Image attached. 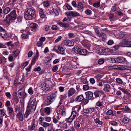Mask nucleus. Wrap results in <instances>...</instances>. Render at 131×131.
Listing matches in <instances>:
<instances>
[{"label":"nucleus","instance_id":"f257e3e1","mask_svg":"<svg viewBox=\"0 0 131 131\" xmlns=\"http://www.w3.org/2000/svg\"><path fill=\"white\" fill-rule=\"evenodd\" d=\"M16 17V10L14 9L9 14L6 16L4 20L7 23H10L12 22V20L15 19Z\"/></svg>","mask_w":131,"mask_h":131},{"label":"nucleus","instance_id":"f03ea898","mask_svg":"<svg viewBox=\"0 0 131 131\" xmlns=\"http://www.w3.org/2000/svg\"><path fill=\"white\" fill-rule=\"evenodd\" d=\"M57 96L56 93H53L47 97V99L44 102L46 105H48L51 104L55 100Z\"/></svg>","mask_w":131,"mask_h":131},{"label":"nucleus","instance_id":"7ed1b4c3","mask_svg":"<svg viewBox=\"0 0 131 131\" xmlns=\"http://www.w3.org/2000/svg\"><path fill=\"white\" fill-rule=\"evenodd\" d=\"M57 96L56 93H53L47 97V99L44 102L46 105H48L51 104L55 100Z\"/></svg>","mask_w":131,"mask_h":131},{"label":"nucleus","instance_id":"20e7f679","mask_svg":"<svg viewBox=\"0 0 131 131\" xmlns=\"http://www.w3.org/2000/svg\"><path fill=\"white\" fill-rule=\"evenodd\" d=\"M35 11L32 9L30 8L28 9L26 12V14L25 15V19L27 20H30L32 19V17L35 16Z\"/></svg>","mask_w":131,"mask_h":131},{"label":"nucleus","instance_id":"39448f33","mask_svg":"<svg viewBox=\"0 0 131 131\" xmlns=\"http://www.w3.org/2000/svg\"><path fill=\"white\" fill-rule=\"evenodd\" d=\"M53 49L58 54H65L64 49L60 45L55 46L54 47Z\"/></svg>","mask_w":131,"mask_h":131},{"label":"nucleus","instance_id":"423d86ee","mask_svg":"<svg viewBox=\"0 0 131 131\" xmlns=\"http://www.w3.org/2000/svg\"><path fill=\"white\" fill-rule=\"evenodd\" d=\"M75 101L77 102H82L85 104H87L88 103V100L84 98L83 94L77 96L75 99Z\"/></svg>","mask_w":131,"mask_h":131},{"label":"nucleus","instance_id":"0eeeda50","mask_svg":"<svg viewBox=\"0 0 131 131\" xmlns=\"http://www.w3.org/2000/svg\"><path fill=\"white\" fill-rule=\"evenodd\" d=\"M36 108V103L32 101L31 103H29L27 107V109L30 112H33L35 111Z\"/></svg>","mask_w":131,"mask_h":131},{"label":"nucleus","instance_id":"6e6552de","mask_svg":"<svg viewBox=\"0 0 131 131\" xmlns=\"http://www.w3.org/2000/svg\"><path fill=\"white\" fill-rule=\"evenodd\" d=\"M65 14L68 16H72L73 17L80 16H81L78 13L74 11L66 12Z\"/></svg>","mask_w":131,"mask_h":131},{"label":"nucleus","instance_id":"1a4fd4ad","mask_svg":"<svg viewBox=\"0 0 131 131\" xmlns=\"http://www.w3.org/2000/svg\"><path fill=\"white\" fill-rule=\"evenodd\" d=\"M125 66H120L118 65H114L113 66L109 67V68L110 70H120L121 68L122 67L124 69H126L125 68H124Z\"/></svg>","mask_w":131,"mask_h":131},{"label":"nucleus","instance_id":"9d476101","mask_svg":"<svg viewBox=\"0 0 131 131\" xmlns=\"http://www.w3.org/2000/svg\"><path fill=\"white\" fill-rule=\"evenodd\" d=\"M86 99L88 100H93L94 98L93 97V93L90 91H88L85 92Z\"/></svg>","mask_w":131,"mask_h":131},{"label":"nucleus","instance_id":"9b49d317","mask_svg":"<svg viewBox=\"0 0 131 131\" xmlns=\"http://www.w3.org/2000/svg\"><path fill=\"white\" fill-rule=\"evenodd\" d=\"M17 118L21 122L23 120V114L22 111H19L16 114Z\"/></svg>","mask_w":131,"mask_h":131},{"label":"nucleus","instance_id":"f8f14e48","mask_svg":"<svg viewBox=\"0 0 131 131\" xmlns=\"http://www.w3.org/2000/svg\"><path fill=\"white\" fill-rule=\"evenodd\" d=\"M76 92L75 90L73 88H71L68 91V96L69 97L73 95Z\"/></svg>","mask_w":131,"mask_h":131},{"label":"nucleus","instance_id":"ddd939ff","mask_svg":"<svg viewBox=\"0 0 131 131\" xmlns=\"http://www.w3.org/2000/svg\"><path fill=\"white\" fill-rule=\"evenodd\" d=\"M106 114L108 115H111L112 116H116V112L115 111H113L111 110H109L106 112Z\"/></svg>","mask_w":131,"mask_h":131},{"label":"nucleus","instance_id":"4468645a","mask_svg":"<svg viewBox=\"0 0 131 131\" xmlns=\"http://www.w3.org/2000/svg\"><path fill=\"white\" fill-rule=\"evenodd\" d=\"M30 27L33 28L35 31H36L39 29V27L38 25L35 23L31 24L30 25Z\"/></svg>","mask_w":131,"mask_h":131},{"label":"nucleus","instance_id":"2eb2a0df","mask_svg":"<svg viewBox=\"0 0 131 131\" xmlns=\"http://www.w3.org/2000/svg\"><path fill=\"white\" fill-rule=\"evenodd\" d=\"M116 63H119L123 62L125 61L124 58L121 57H118L116 58Z\"/></svg>","mask_w":131,"mask_h":131},{"label":"nucleus","instance_id":"dca6fc26","mask_svg":"<svg viewBox=\"0 0 131 131\" xmlns=\"http://www.w3.org/2000/svg\"><path fill=\"white\" fill-rule=\"evenodd\" d=\"M41 89L43 91L46 92L49 90V87L48 85L45 83L43 84V86L41 87Z\"/></svg>","mask_w":131,"mask_h":131},{"label":"nucleus","instance_id":"f3484780","mask_svg":"<svg viewBox=\"0 0 131 131\" xmlns=\"http://www.w3.org/2000/svg\"><path fill=\"white\" fill-rule=\"evenodd\" d=\"M58 24L61 27H64L65 28H67L69 27V24L67 23H66L60 22L58 23Z\"/></svg>","mask_w":131,"mask_h":131},{"label":"nucleus","instance_id":"a211bd4d","mask_svg":"<svg viewBox=\"0 0 131 131\" xmlns=\"http://www.w3.org/2000/svg\"><path fill=\"white\" fill-rule=\"evenodd\" d=\"M93 117V118L94 119V122L96 124L102 125L103 124V122L102 121H100L99 118H95V117H94V116Z\"/></svg>","mask_w":131,"mask_h":131},{"label":"nucleus","instance_id":"6ab92c4d","mask_svg":"<svg viewBox=\"0 0 131 131\" xmlns=\"http://www.w3.org/2000/svg\"><path fill=\"white\" fill-rule=\"evenodd\" d=\"M78 9L81 12H82L83 10V5L82 3L79 2L78 4Z\"/></svg>","mask_w":131,"mask_h":131},{"label":"nucleus","instance_id":"aec40b11","mask_svg":"<svg viewBox=\"0 0 131 131\" xmlns=\"http://www.w3.org/2000/svg\"><path fill=\"white\" fill-rule=\"evenodd\" d=\"M80 48L79 47L75 45L72 49L75 53L78 54L80 51Z\"/></svg>","mask_w":131,"mask_h":131},{"label":"nucleus","instance_id":"412c9836","mask_svg":"<svg viewBox=\"0 0 131 131\" xmlns=\"http://www.w3.org/2000/svg\"><path fill=\"white\" fill-rule=\"evenodd\" d=\"M36 125L35 124V122L33 121L31 125L28 126V129L30 130H32L35 129Z\"/></svg>","mask_w":131,"mask_h":131},{"label":"nucleus","instance_id":"4be33fe9","mask_svg":"<svg viewBox=\"0 0 131 131\" xmlns=\"http://www.w3.org/2000/svg\"><path fill=\"white\" fill-rule=\"evenodd\" d=\"M65 44L69 46H72L74 45V43L71 40H67L65 41Z\"/></svg>","mask_w":131,"mask_h":131},{"label":"nucleus","instance_id":"5701e85b","mask_svg":"<svg viewBox=\"0 0 131 131\" xmlns=\"http://www.w3.org/2000/svg\"><path fill=\"white\" fill-rule=\"evenodd\" d=\"M87 52V51L85 49H82L80 48V51L79 52L78 54L82 55H86Z\"/></svg>","mask_w":131,"mask_h":131},{"label":"nucleus","instance_id":"b1692460","mask_svg":"<svg viewBox=\"0 0 131 131\" xmlns=\"http://www.w3.org/2000/svg\"><path fill=\"white\" fill-rule=\"evenodd\" d=\"M81 106H76L73 107L72 110L78 114V112L81 109Z\"/></svg>","mask_w":131,"mask_h":131},{"label":"nucleus","instance_id":"393cba45","mask_svg":"<svg viewBox=\"0 0 131 131\" xmlns=\"http://www.w3.org/2000/svg\"><path fill=\"white\" fill-rule=\"evenodd\" d=\"M93 111V108H88L84 109L83 112H84L83 113H89L92 112Z\"/></svg>","mask_w":131,"mask_h":131},{"label":"nucleus","instance_id":"a878e982","mask_svg":"<svg viewBox=\"0 0 131 131\" xmlns=\"http://www.w3.org/2000/svg\"><path fill=\"white\" fill-rule=\"evenodd\" d=\"M128 41V39L126 38L123 40L120 43L122 47H125L126 46Z\"/></svg>","mask_w":131,"mask_h":131},{"label":"nucleus","instance_id":"bb28decb","mask_svg":"<svg viewBox=\"0 0 131 131\" xmlns=\"http://www.w3.org/2000/svg\"><path fill=\"white\" fill-rule=\"evenodd\" d=\"M17 93L16 92L15 93V94L13 95V100L16 103H18L19 102V100L18 97L17 96Z\"/></svg>","mask_w":131,"mask_h":131},{"label":"nucleus","instance_id":"cd10ccee","mask_svg":"<svg viewBox=\"0 0 131 131\" xmlns=\"http://www.w3.org/2000/svg\"><path fill=\"white\" fill-rule=\"evenodd\" d=\"M39 14L40 17L42 18H43L45 17V15L42 9H40L39 10Z\"/></svg>","mask_w":131,"mask_h":131},{"label":"nucleus","instance_id":"c85d7f7f","mask_svg":"<svg viewBox=\"0 0 131 131\" xmlns=\"http://www.w3.org/2000/svg\"><path fill=\"white\" fill-rule=\"evenodd\" d=\"M11 8L9 7H7L5 8L4 10L3 13L5 14H8L11 10Z\"/></svg>","mask_w":131,"mask_h":131},{"label":"nucleus","instance_id":"c756f323","mask_svg":"<svg viewBox=\"0 0 131 131\" xmlns=\"http://www.w3.org/2000/svg\"><path fill=\"white\" fill-rule=\"evenodd\" d=\"M104 87L106 89V91L107 92H109L110 91L111 87L110 85L108 84H105L104 85Z\"/></svg>","mask_w":131,"mask_h":131},{"label":"nucleus","instance_id":"7c9ffc66","mask_svg":"<svg viewBox=\"0 0 131 131\" xmlns=\"http://www.w3.org/2000/svg\"><path fill=\"white\" fill-rule=\"evenodd\" d=\"M97 35L99 37H102V39L103 40H105L106 37L105 34L103 32H101L100 34H99Z\"/></svg>","mask_w":131,"mask_h":131},{"label":"nucleus","instance_id":"2f4dec72","mask_svg":"<svg viewBox=\"0 0 131 131\" xmlns=\"http://www.w3.org/2000/svg\"><path fill=\"white\" fill-rule=\"evenodd\" d=\"M19 94L21 96V97L23 99H25L27 96L26 94L24 91L19 92Z\"/></svg>","mask_w":131,"mask_h":131},{"label":"nucleus","instance_id":"473e14b6","mask_svg":"<svg viewBox=\"0 0 131 131\" xmlns=\"http://www.w3.org/2000/svg\"><path fill=\"white\" fill-rule=\"evenodd\" d=\"M38 59V57L37 56H35L32 60L31 64V66L34 65L36 61Z\"/></svg>","mask_w":131,"mask_h":131},{"label":"nucleus","instance_id":"72a5a7b5","mask_svg":"<svg viewBox=\"0 0 131 131\" xmlns=\"http://www.w3.org/2000/svg\"><path fill=\"white\" fill-rule=\"evenodd\" d=\"M5 115V111L4 109H0V116L3 117Z\"/></svg>","mask_w":131,"mask_h":131},{"label":"nucleus","instance_id":"f704fd0d","mask_svg":"<svg viewBox=\"0 0 131 131\" xmlns=\"http://www.w3.org/2000/svg\"><path fill=\"white\" fill-rule=\"evenodd\" d=\"M93 94L95 97H99L100 94V91L98 90L94 92Z\"/></svg>","mask_w":131,"mask_h":131},{"label":"nucleus","instance_id":"c9c22d12","mask_svg":"<svg viewBox=\"0 0 131 131\" xmlns=\"http://www.w3.org/2000/svg\"><path fill=\"white\" fill-rule=\"evenodd\" d=\"M7 110L9 114H11L13 112V108L11 107H8L7 108Z\"/></svg>","mask_w":131,"mask_h":131},{"label":"nucleus","instance_id":"e433bc0d","mask_svg":"<svg viewBox=\"0 0 131 131\" xmlns=\"http://www.w3.org/2000/svg\"><path fill=\"white\" fill-rule=\"evenodd\" d=\"M58 10V8L56 9L53 8L52 11L54 13L55 15L57 16L59 15Z\"/></svg>","mask_w":131,"mask_h":131},{"label":"nucleus","instance_id":"4c0bfd02","mask_svg":"<svg viewBox=\"0 0 131 131\" xmlns=\"http://www.w3.org/2000/svg\"><path fill=\"white\" fill-rule=\"evenodd\" d=\"M77 114H78V113L72 110L70 116L73 117L72 118L74 119L75 117Z\"/></svg>","mask_w":131,"mask_h":131},{"label":"nucleus","instance_id":"58836bf2","mask_svg":"<svg viewBox=\"0 0 131 131\" xmlns=\"http://www.w3.org/2000/svg\"><path fill=\"white\" fill-rule=\"evenodd\" d=\"M41 125L43 127H47L49 126L50 124L45 122H43L41 124Z\"/></svg>","mask_w":131,"mask_h":131},{"label":"nucleus","instance_id":"ea45409f","mask_svg":"<svg viewBox=\"0 0 131 131\" xmlns=\"http://www.w3.org/2000/svg\"><path fill=\"white\" fill-rule=\"evenodd\" d=\"M102 77V75L99 74L95 76L94 77L96 79L97 81L100 80V79Z\"/></svg>","mask_w":131,"mask_h":131},{"label":"nucleus","instance_id":"a19ab883","mask_svg":"<svg viewBox=\"0 0 131 131\" xmlns=\"http://www.w3.org/2000/svg\"><path fill=\"white\" fill-rule=\"evenodd\" d=\"M106 49H101L99 50V53L100 54H103L106 52Z\"/></svg>","mask_w":131,"mask_h":131},{"label":"nucleus","instance_id":"79ce46f5","mask_svg":"<svg viewBox=\"0 0 131 131\" xmlns=\"http://www.w3.org/2000/svg\"><path fill=\"white\" fill-rule=\"evenodd\" d=\"M104 62V59H100L98 60L97 61L98 63L100 64L101 65L103 64Z\"/></svg>","mask_w":131,"mask_h":131},{"label":"nucleus","instance_id":"37998d69","mask_svg":"<svg viewBox=\"0 0 131 131\" xmlns=\"http://www.w3.org/2000/svg\"><path fill=\"white\" fill-rule=\"evenodd\" d=\"M122 47L120 43L118 45H116L114 46L113 48H114V49L115 50H117L119 47Z\"/></svg>","mask_w":131,"mask_h":131},{"label":"nucleus","instance_id":"c03bdc74","mask_svg":"<svg viewBox=\"0 0 131 131\" xmlns=\"http://www.w3.org/2000/svg\"><path fill=\"white\" fill-rule=\"evenodd\" d=\"M103 104V102L99 101L96 102V105L98 107H101L102 106Z\"/></svg>","mask_w":131,"mask_h":131},{"label":"nucleus","instance_id":"a18cd8bd","mask_svg":"<svg viewBox=\"0 0 131 131\" xmlns=\"http://www.w3.org/2000/svg\"><path fill=\"white\" fill-rule=\"evenodd\" d=\"M65 6L67 8L68 10H72V7L70 5L68 4L67 3L65 4Z\"/></svg>","mask_w":131,"mask_h":131},{"label":"nucleus","instance_id":"49530a36","mask_svg":"<svg viewBox=\"0 0 131 131\" xmlns=\"http://www.w3.org/2000/svg\"><path fill=\"white\" fill-rule=\"evenodd\" d=\"M89 86L88 85H83V89L84 91H87L89 89Z\"/></svg>","mask_w":131,"mask_h":131},{"label":"nucleus","instance_id":"de8ad7c7","mask_svg":"<svg viewBox=\"0 0 131 131\" xmlns=\"http://www.w3.org/2000/svg\"><path fill=\"white\" fill-rule=\"evenodd\" d=\"M129 119L128 118H124L122 121V122L124 123L127 124L128 123Z\"/></svg>","mask_w":131,"mask_h":131},{"label":"nucleus","instance_id":"09e8293b","mask_svg":"<svg viewBox=\"0 0 131 131\" xmlns=\"http://www.w3.org/2000/svg\"><path fill=\"white\" fill-rule=\"evenodd\" d=\"M14 55L15 57H17L19 53V51L18 49L16 50L13 52Z\"/></svg>","mask_w":131,"mask_h":131},{"label":"nucleus","instance_id":"8fccbe9b","mask_svg":"<svg viewBox=\"0 0 131 131\" xmlns=\"http://www.w3.org/2000/svg\"><path fill=\"white\" fill-rule=\"evenodd\" d=\"M30 112H30V111L29 110H28L27 109L26 111L24 114L25 117L27 118L28 117V116L29 115Z\"/></svg>","mask_w":131,"mask_h":131},{"label":"nucleus","instance_id":"3c124183","mask_svg":"<svg viewBox=\"0 0 131 131\" xmlns=\"http://www.w3.org/2000/svg\"><path fill=\"white\" fill-rule=\"evenodd\" d=\"M50 108L49 107H47L45 109V112L47 114H49L50 112Z\"/></svg>","mask_w":131,"mask_h":131},{"label":"nucleus","instance_id":"603ef678","mask_svg":"<svg viewBox=\"0 0 131 131\" xmlns=\"http://www.w3.org/2000/svg\"><path fill=\"white\" fill-rule=\"evenodd\" d=\"M50 3L48 1H45L43 3L44 6L45 7H47L48 6L49 4Z\"/></svg>","mask_w":131,"mask_h":131},{"label":"nucleus","instance_id":"864d4df0","mask_svg":"<svg viewBox=\"0 0 131 131\" xmlns=\"http://www.w3.org/2000/svg\"><path fill=\"white\" fill-rule=\"evenodd\" d=\"M116 80L117 83L120 84H121L123 82L122 80L119 78H116Z\"/></svg>","mask_w":131,"mask_h":131},{"label":"nucleus","instance_id":"5fc2aeb1","mask_svg":"<svg viewBox=\"0 0 131 131\" xmlns=\"http://www.w3.org/2000/svg\"><path fill=\"white\" fill-rule=\"evenodd\" d=\"M67 97V94H65L63 95H61V96L60 99L63 101V100L65 99Z\"/></svg>","mask_w":131,"mask_h":131},{"label":"nucleus","instance_id":"6e6d98bb","mask_svg":"<svg viewBox=\"0 0 131 131\" xmlns=\"http://www.w3.org/2000/svg\"><path fill=\"white\" fill-rule=\"evenodd\" d=\"M85 12L87 15H89L91 14V11L90 10L88 9L85 10Z\"/></svg>","mask_w":131,"mask_h":131},{"label":"nucleus","instance_id":"4d7b16f0","mask_svg":"<svg viewBox=\"0 0 131 131\" xmlns=\"http://www.w3.org/2000/svg\"><path fill=\"white\" fill-rule=\"evenodd\" d=\"M5 95L6 97L8 98H10L11 97V95L9 92H6Z\"/></svg>","mask_w":131,"mask_h":131},{"label":"nucleus","instance_id":"13d9d810","mask_svg":"<svg viewBox=\"0 0 131 131\" xmlns=\"http://www.w3.org/2000/svg\"><path fill=\"white\" fill-rule=\"evenodd\" d=\"M58 69V67L56 65L54 66L52 68V70L53 72H55L57 71Z\"/></svg>","mask_w":131,"mask_h":131},{"label":"nucleus","instance_id":"bf43d9fd","mask_svg":"<svg viewBox=\"0 0 131 131\" xmlns=\"http://www.w3.org/2000/svg\"><path fill=\"white\" fill-rule=\"evenodd\" d=\"M10 101L9 100L7 101L5 103V105L6 106L8 107L10 106Z\"/></svg>","mask_w":131,"mask_h":131},{"label":"nucleus","instance_id":"052dcab7","mask_svg":"<svg viewBox=\"0 0 131 131\" xmlns=\"http://www.w3.org/2000/svg\"><path fill=\"white\" fill-rule=\"evenodd\" d=\"M28 92L29 93L31 94L32 95L33 94V91L31 87H30L29 89L28 90Z\"/></svg>","mask_w":131,"mask_h":131},{"label":"nucleus","instance_id":"680f3d73","mask_svg":"<svg viewBox=\"0 0 131 131\" xmlns=\"http://www.w3.org/2000/svg\"><path fill=\"white\" fill-rule=\"evenodd\" d=\"M59 90L60 92H63L64 91V87L61 86H60L59 88Z\"/></svg>","mask_w":131,"mask_h":131},{"label":"nucleus","instance_id":"e2e57ef3","mask_svg":"<svg viewBox=\"0 0 131 131\" xmlns=\"http://www.w3.org/2000/svg\"><path fill=\"white\" fill-rule=\"evenodd\" d=\"M62 37L61 36H59L58 38L55 40L54 42L57 43L61 39Z\"/></svg>","mask_w":131,"mask_h":131},{"label":"nucleus","instance_id":"0e129e2a","mask_svg":"<svg viewBox=\"0 0 131 131\" xmlns=\"http://www.w3.org/2000/svg\"><path fill=\"white\" fill-rule=\"evenodd\" d=\"M43 43L41 41H38L37 43V45L38 47H40L42 46Z\"/></svg>","mask_w":131,"mask_h":131},{"label":"nucleus","instance_id":"69168bd1","mask_svg":"<svg viewBox=\"0 0 131 131\" xmlns=\"http://www.w3.org/2000/svg\"><path fill=\"white\" fill-rule=\"evenodd\" d=\"M100 5V3L99 2L96 3L94 4L93 6L96 7H98Z\"/></svg>","mask_w":131,"mask_h":131},{"label":"nucleus","instance_id":"338daca9","mask_svg":"<svg viewBox=\"0 0 131 131\" xmlns=\"http://www.w3.org/2000/svg\"><path fill=\"white\" fill-rule=\"evenodd\" d=\"M127 43L126 45V47H131V41H127Z\"/></svg>","mask_w":131,"mask_h":131},{"label":"nucleus","instance_id":"774afa93","mask_svg":"<svg viewBox=\"0 0 131 131\" xmlns=\"http://www.w3.org/2000/svg\"><path fill=\"white\" fill-rule=\"evenodd\" d=\"M89 81L90 83L92 84H94L95 82V81L93 78H91L90 79Z\"/></svg>","mask_w":131,"mask_h":131}]
</instances>
